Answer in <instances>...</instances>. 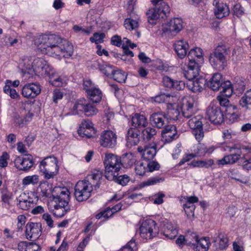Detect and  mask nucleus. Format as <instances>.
Masks as SVG:
<instances>
[{"instance_id": "f257e3e1", "label": "nucleus", "mask_w": 251, "mask_h": 251, "mask_svg": "<svg viewBox=\"0 0 251 251\" xmlns=\"http://www.w3.org/2000/svg\"><path fill=\"white\" fill-rule=\"evenodd\" d=\"M42 50L49 55L68 58L72 56L73 45L66 40L58 35H45L41 43Z\"/></svg>"}, {"instance_id": "f03ea898", "label": "nucleus", "mask_w": 251, "mask_h": 251, "mask_svg": "<svg viewBox=\"0 0 251 251\" xmlns=\"http://www.w3.org/2000/svg\"><path fill=\"white\" fill-rule=\"evenodd\" d=\"M52 197L56 203L54 206L55 210L54 214L58 217H62L70 209L68 205L69 192L67 188H55Z\"/></svg>"}, {"instance_id": "7ed1b4c3", "label": "nucleus", "mask_w": 251, "mask_h": 251, "mask_svg": "<svg viewBox=\"0 0 251 251\" xmlns=\"http://www.w3.org/2000/svg\"><path fill=\"white\" fill-rule=\"evenodd\" d=\"M229 48L224 45H219L210 53L209 61L215 69L221 71L225 69L227 64V56L230 54Z\"/></svg>"}, {"instance_id": "20e7f679", "label": "nucleus", "mask_w": 251, "mask_h": 251, "mask_svg": "<svg viewBox=\"0 0 251 251\" xmlns=\"http://www.w3.org/2000/svg\"><path fill=\"white\" fill-rule=\"evenodd\" d=\"M105 166V176L108 180L114 178V174L120 171L121 162L118 157L113 154H106L104 161Z\"/></svg>"}, {"instance_id": "39448f33", "label": "nucleus", "mask_w": 251, "mask_h": 251, "mask_svg": "<svg viewBox=\"0 0 251 251\" xmlns=\"http://www.w3.org/2000/svg\"><path fill=\"white\" fill-rule=\"evenodd\" d=\"M40 171L47 179L53 178L58 173L57 160L54 156L45 158L39 165Z\"/></svg>"}, {"instance_id": "423d86ee", "label": "nucleus", "mask_w": 251, "mask_h": 251, "mask_svg": "<svg viewBox=\"0 0 251 251\" xmlns=\"http://www.w3.org/2000/svg\"><path fill=\"white\" fill-rule=\"evenodd\" d=\"M93 185L88 180L78 181L75 187V196L78 201L87 200L91 196Z\"/></svg>"}, {"instance_id": "0eeeda50", "label": "nucleus", "mask_w": 251, "mask_h": 251, "mask_svg": "<svg viewBox=\"0 0 251 251\" xmlns=\"http://www.w3.org/2000/svg\"><path fill=\"white\" fill-rule=\"evenodd\" d=\"M139 232L142 238L151 239L158 234L159 229L154 221L148 219L142 223Z\"/></svg>"}, {"instance_id": "6e6552de", "label": "nucleus", "mask_w": 251, "mask_h": 251, "mask_svg": "<svg viewBox=\"0 0 251 251\" xmlns=\"http://www.w3.org/2000/svg\"><path fill=\"white\" fill-rule=\"evenodd\" d=\"M203 120L204 119L201 116H197L192 117L188 122L189 127L193 130V134L198 142H200L204 137L202 128Z\"/></svg>"}, {"instance_id": "1a4fd4ad", "label": "nucleus", "mask_w": 251, "mask_h": 251, "mask_svg": "<svg viewBox=\"0 0 251 251\" xmlns=\"http://www.w3.org/2000/svg\"><path fill=\"white\" fill-rule=\"evenodd\" d=\"M73 110L77 114H78L79 111L83 112L88 117L94 116L98 112L95 106L88 103L85 99L77 101L73 106Z\"/></svg>"}, {"instance_id": "9d476101", "label": "nucleus", "mask_w": 251, "mask_h": 251, "mask_svg": "<svg viewBox=\"0 0 251 251\" xmlns=\"http://www.w3.org/2000/svg\"><path fill=\"white\" fill-rule=\"evenodd\" d=\"M223 109L219 106L211 103L206 110V115L210 121L214 125H220L224 121Z\"/></svg>"}, {"instance_id": "9b49d317", "label": "nucleus", "mask_w": 251, "mask_h": 251, "mask_svg": "<svg viewBox=\"0 0 251 251\" xmlns=\"http://www.w3.org/2000/svg\"><path fill=\"white\" fill-rule=\"evenodd\" d=\"M197 102L194 98L188 97L183 100L182 114L186 118H190L197 111Z\"/></svg>"}, {"instance_id": "f8f14e48", "label": "nucleus", "mask_w": 251, "mask_h": 251, "mask_svg": "<svg viewBox=\"0 0 251 251\" xmlns=\"http://www.w3.org/2000/svg\"><path fill=\"white\" fill-rule=\"evenodd\" d=\"M184 27L183 22L181 18H175L168 22L163 28L164 33L169 32L172 34H176Z\"/></svg>"}, {"instance_id": "ddd939ff", "label": "nucleus", "mask_w": 251, "mask_h": 251, "mask_svg": "<svg viewBox=\"0 0 251 251\" xmlns=\"http://www.w3.org/2000/svg\"><path fill=\"white\" fill-rule=\"evenodd\" d=\"M41 235V224L40 223H30L26 225L25 235L30 241L36 240Z\"/></svg>"}, {"instance_id": "4468645a", "label": "nucleus", "mask_w": 251, "mask_h": 251, "mask_svg": "<svg viewBox=\"0 0 251 251\" xmlns=\"http://www.w3.org/2000/svg\"><path fill=\"white\" fill-rule=\"evenodd\" d=\"M100 143L103 147L112 148L117 144L116 135L111 130L104 131L100 135Z\"/></svg>"}, {"instance_id": "2eb2a0df", "label": "nucleus", "mask_w": 251, "mask_h": 251, "mask_svg": "<svg viewBox=\"0 0 251 251\" xmlns=\"http://www.w3.org/2000/svg\"><path fill=\"white\" fill-rule=\"evenodd\" d=\"M169 118L162 112H155L150 116V122L153 127L158 128L165 127L168 125Z\"/></svg>"}, {"instance_id": "dca6fc26", "label": "nucleus", "mask_w": 251, "mask_h": 251, "mask_svg": "<svg viewBox=\"0 0 251 251\" xmlns=\"http://www.w3.org/2000/svg\"><path fill=\"white\" fill-rule=\"evenodd\" d=\"M14 164L19 170L26 171L33 166V158L29 154L26 155L25 157L18 156L15 159Z\"/></svg>"}, {"instance_id": "f3484780", "label": "nucleus", "mask_w": 251, "mask_h": 251, "mask_svg": "<svg viewBox=\"0 0 251 251\" xmlns=\"http://www.w3.org/2000/svg\"><path fill=\"white\" fill-rule=\"evenodd\" d=\"M163 140L167 143L178 138L176 127L174 125L166 126L161 132Z\"/></svg>"}, {"instance_id": "a211bd4d", "label": "nucleus", "mask_w": 251, "mask_h": 251, "mask_svg": "<svg viewBox=\"0 0 251 251\" xmlns=\"http://www.w3.org/2000/svg\"><path fill=\"white\" fill-rule=\"evenodd\" d=\"M33 72L44 75L49 73V66L47 62L43 58H37L33 61Z\"/></svg>"}, {"instance_id": "6ab92c4d", "label": "nucleus", "mask_w": 251, "mask_h": 251, "mask_svg": "<svg viewBox=\"0 0 251 251\" xmlns=\"http://www.w3.org/2000/svg\"><path fill=\"white\" fill-rule=\"evenodd\" d=\"M228 239L227 236L223 233H219L214 237V246L217 251L225 250L228 246Z\"/></svg>"}, {"instance_id": "aec40b11", "label": "nucleus", "mask_w": 251, "mask_h": 251, "mask_svg": "<svg viewBox=\"0 0 251 251\" xmlns=\"http://www.w3.org/2000/svg\"><path fill=\"white\" fill-rule=\"evenodd\" d=\"M187 57L189 63H195L196 65L201 66L203 62L202 50L199 48L191 49L189 52Z\"/></svg>"}, {"instance_id": "412c9836", "label": "nucleus", "mask_w": 251, "mask_h": 251, "mask_svg": "<svg viewBox=\"0 0 251 251\" xmlns=\"http://www.w3.org/2000/svg\"><path fill=\"white\" fill-rule=\"evenodd\" d=\"M207 80L200 76L187 84V87L194 93L201 92L206 84Z\"/></svg>"}, {"instance_id": "4be33fe9", "label": "nucleus", "mask_w": 251, "mask_h": 251, "mask_svg": "<svg viewBox=\"0 0 251 251\" xmlns=\"http://www.w3.org/2000/svg\"><path fill=\"white\" fill-rule=\"evenodd\" d=\"M200 65H196L195 63H189L187 70H184V77L190 82L197 78L199 75Z\"/></svg>"}, {"instance_id": "5701e85b", "label": "nucleus", "mask_w": 251, "mask_h": 251, "mask_svg": "<svg viewBox=\"0 0 251 251\" xmlns=\"http://www.w3.org/2000/svg\"><path fill=\"white\" fill-rule=\"evenodd\" d=\"M213 4H215V15L218 19H222L229 13V9L226 4L221 2L218 0H214Z\"/></svg>"}, {"instance_id": "b1692460", "label": "nucleus", "mask_w": 251, "mask_h": 251, "mask_svg": "<svg viewBox=\"0 0 251 251\" xmlns=\"http://www.w3.org/2000/svg\"><path fill=\"white\" fill-rule=\"evenodd\" d=\"M176 52L180 58H183L187 54L189 47L188 43L183 40L176 41L174 44Z\"/></svg>"}, {"instance_id": "393cba45", "label": "nucleus", "mask_w": 251, "mask_h": 251, "mask_svg": "<svg viewBox=\"0 0 251 251\" xmlns=\"http://www.w3.org/2000/svg\"><path fill=\"white\" fill-rule=\"evenodd\" d=\"M126 145L132 147L137 145L139 142V132L136 129L129 128L126 135Z\"/></svg>"}, {"instance_id": "a878e982", "label": "nucleus", "mask_w": 251, "mask_h": 251, "mask_svg": "<svg viewBox=\"0 0 251 251\" xmlns=\"http://www.w3.org/2000/svg\"><path fill=\"white\" fill-rule=\"evenodd\" d=\"M222 75L220 73L214 74L209 81H207V86L213 91H218L222 86Z\"/></svg>"}, {"instance_id": "bb28decb", "label": "nucleus", "mask_w": 251, "mask_h": 251, "mask_svg": "<svg viewBox=\"0 0 251 251\" xmlns=\"http://www.w3.org/2000/svg\"><path fill=\"white\" fill-rule=\"evenodd\" d=\"M138 151L141 152L142 158L147 160L152 159L156 153V150L154 146H146L144 149L140 147L138 148Z\"/></svg>"}, {"instance_id": "cd10ccee", "label": "nucleus", "mask_w": 251, "mask_h": 251, "mask_svg": "<svg viewBox=\"0 0 251 251\" xmlns=\"http://www.w3.org/2000/svg\"><path fill=\"white\" fill-rule=\"evenodd\" d=\"M17 201L19 207L24 210H28L33 204V201L25 193L20 195Z\"/></svg>"}, {"instance_id": "c85d7f7f", "label": "nucleus", "mask_w": 251, "mask_h": 251, "mask_svg": "<svg viewBox=\"0 0 251 251\" xmlns=\"http://www.w3.org/2000/svg\"><path fill=\"white\" fill-rule=\"evenodd\" d=\"M210 244L208 237H203L193 242V246L195 251H207Z\"/></svg>"}, {"instance_id": "c756f323", "label": "nucleus", "mask_w": 251, "mask_h": 251, "mask_svg": "<svg viewBox=\"0 0 251 251\" xmlns=\"http://www.w3.org/2000/svg\"><path fill=\"white\" fill-rule=\"evenodd\" d=\"M96 64L97 68L102 74L107 76L111 77L115 70L112 65L102 61H97Z\"/></svg>"}, {"instance_id": "7c9ffc66", "label": "nucleus", "mask_w": 251, "mask_h": 251, "mask_svg": "<svg viewBox=\"0 0 251 251\" xmlns=\"http://www.w3.org/2000/svg\"><path fill=\"white\" fill-rule=\"evenodd\" d=\"M132 126L136 128L145 127L148 125L146 118L143 115L136 113L131 119Z\"/></svg>"}, {"instance_id": "2f4dec72", "label": "nucleus", "mask_w": 251, "mask_h": 251, "mask_svg": "<svg viewBox=\"0 0 251 251\" xmlns=\"http://www.w3.org/2000/svg\"><path fill=\"white\" fill-rule=\"evenodd\" d=\"M33 115V114L30 113H28L25 116H20L18 114L15 113L13 116L14 123L16 126H23L31 120Z\"/></svg>"}, {"instance_id": "473e14b6", "label": "nucleus", "mask_w": 251, "mask_h": 251, "mask_svg": "<svg viewBox=\"0 0 251 251\" xmlns=\"http://www.w3.org/2000/svg\"><path fill=\"white\" fill-rule=\"evenodd\" d=\"M120 160L121 162V166L123 165L126 168L131 167L136 161L134 155L130 152L123 154Z\"/></svg>"}, {"instance_id": "72a5a7b5", "label": "nucleus", "mask_w": 251, "mask_h": 251, "mask_svg": "<svg viewBox=\"0 0 251 251\" xmlns=\"http://www.w3.org/2000/svg\"><path fill=\"white\" fill-rule=\"evenodd\" d=\"M163 233L166 237L171 239H174L178 233L176 226H174L171 223L164 225Z\"/></svg>"}, {"instance_id": "f704fd0d", "label": "nucleus", "mask_w": 251, "mask_h": 251, "mask_svg": "<svg viewBox=\"0 0 251 251\" xmlns=\"http://www.w3.org/2000/svg\"><path fill=\"white\" fill-rule=\"evenodd\" d=\"M88 99L94 103L100 102L102 99V94L100 89L95 87L87 93Z\"/></svg>"}, {"instance_id": "c9c22d12", "label": "nucleus", "mask_w": 251, "mask_h": 251, "mask_svg": "<svg viewBox=\"0 0 251 251\" xmlns=\"http://www.w3.org/2000/svg\"><path fill=\"white\" fill-rule=\"evenodd\" d=\"M157 131L154 127L148 126L145 128L142 131V137L144 141L147 142L154 138Z\"/></svg>"}, {"instance_id": "e433bc0d", "label": "nucleus", "mask_w": 251, "mask_h": 251, "mask_svg": "<svg viewBox=\"0 0 251 251\" xmlns=\"http://www.w3.org/2000/svg\"><path fill=\"white\" fill-rule=\"evenodd\" d=\"M147 16L149 22L152 25L155 24L154 21L160 17L163 18V16L161 15V13L159 12L157 9L154 8L149 9L147 12Z\"/></svg>"}, {"instance_id": "4c0bfd02", "label": "nucleus", "mask_w": 251, "mask_h": 251, "mask_svg": "<svg viewBox=\"0 0 251 251\" xmlns=\"http://www.w3.org/2000/svg\"><path fill=\"white\" fill-rule=\"evenodd\" d=\"M6 82V84L3 87V92H4V93L9 96L11 99H19L20 95L17 92L16 90L13 87H12V86L8 84V83H10L11 84V82L9 80H7Z\"/></svg>"}, {"instance_id": "58836bf2", "label": "nucleus", "mask_w": 251, "mask_h": 251, "mask_svg": "<svg viewBox=\"0 0 251 251\" xmlns=\"http://www.w3.org/2000/svg\"><path fill=\"white\" fill-rule=\"evenodd\" d=\"M214 164L213 160L210 159L207 160L193 161L189 165L193 167L209 168Z\"/></svg>"}, {"instance_id": "ea45409f", "label": "nucleus", "mask_w": 251, "mask_h": 251, "mask_svg": "<svg viewBox=\"0 0 251 251\" xmlns=\"http://www.w3.org/2000/svg\"><path fill=\"white\" fill-rule=\"evenodd\" d=\"M111 77L119 83H125L127 78V74L121 70H114Z\"/></svg>"}, {"instance_id": "a19ab883", "label": "nucleus", "mask_w": 251, "mask_h": 251, "mask_svg": "<svg viewBox=\"0 0 251 251\" xmlns=\"http://www.w3.org/2000/svg\"><path fill=\"white\" fill-rule=\"evenodd\" d=\"M233 88V87H232L230 81H224L223 80L222 86H221L219 90L224 94L226 97H229L232 93Z\"/></svg>"}, {"instance_id": "79ce46f5", "label": "nucleus", "mask_w": 251, "mask_h": 251, "mask_svg": "<svg viewBox=\"0 0 251 251\" xmlns=\"http://www.w3.org/2000/svg\"><path fill=\"white\" fill-rule=\"evenodd\" d=\"M118 175V172L116 174H114V178L110 180H113L115 182L122 186H126L129 181V177L126 175H123L121 176Z\"/></svg>"}, {"instance_id": "37998d69", "label": "nucleus", "mask_w": 251, "mask_h": 251, "mask_svg": "<svg viewBox=\"0 0 251 251\" xmlns=\"http://www.w3.org/2000/svg\"><path fill=\"white\" fill-rule=\"evenodd\" d=\"M23 68L22 69L24 74H31L33 72V62H32L28 58L24 60Z\"/></svg>"}, {"instance_id": "c03bdc74", "label": "nucleus", "mask_w": 251, "mask_h": 251, "mask_svg": "<svg viewBox=\"0 0 251 251\" xmlns=\"http://www.w3.org/2000/svg\"><path fill=\"white\" fill-rule=\"evenodd\" d=\"M239 104L243 107H248L251 105V89L247 91L239 101Z\"/></svg>"}, {"instance_id": "a18cd8bd", "label": "nucleus", "mask_w": 251, "mask_h": 251, "mask_svg": "<svg viewBox=\"0 0 251 251\" xmlns=\"http://www.w3.org/2000/svg\"><path fill=\"white\" fill-rule=\"evenodd\" d=\"M49 82L52 86L61 87L63 86V84L65 83V81L64 79L60 76H54L51 75L50 76Z\"/></svg>"}, {"instance_id": "49530a36", "label": "nucleus", "mask_w": 251, "mask_h": 251, "mask_svg": "<svg viewBox=\"0 0 251 251\" xmlns=\"http://www.w3.org/2000/svg\"><path fill=\"white\" fill-rule=\"evenodd\" d=\"M164 180V178L162 177L155 176L150 178L146 181L142 182L143 186L155 185Z\"/></svg>"}, {"instance_id": "de8ad7c7", "label": "nucleus", "mask_w": 251, "mask_h": 251, "mask_svg": "<svg viewBox=\"0 0 251 251\" xmlns=\"http://www.w3.org/2000/svg\"><path fill=\"white\" fill-rule=\"evenodd\" d=\"M135 171L137 175L143 176L147 171H148L147 163L140 162L137 164L135 168Z\"/></svg>"}, {"instance_id": "09e8293b", "label": "nucleus", "mask_w": 251, "mask_h": 251, "mask_svg": "<svg viewBox=\"0 0 251 251\" xmlns=\"http://www.w3.org/2000/svg\"><path fill=\"white\" fill-rule=\"evenodd\" d=\"M124 25L126 29L132 30L138 27V23L136 20L127 18L125 21Z\"/></svg>"}, {"instance_id": "8fccbe9b", "label": "nucleus", "mask_w": 251, "mask_h": 251, "mask_svg": "<svg viewBox=\"0 0 251 251\" xmlns=\"http://www.w3.org/2000/svg\"><path fill=\"white\" fill-rule=\"evenodd\" d=\"M29 88H30V92L32 98H34L39 95L41 92V86L37 83H27Z\"/></svg>"}, {"instance_id": "3c124183", "label": "nucleus", "mask_w": 251, "mask_h": 251, "mask_svg": "<svg viewBox=\"0 0 251 251\" xmlns=\"http://www.w3.org/2000/svg\"><path fill=\"white\" fill-rule=\"evenodd\" d=\"M38 176L37 175L27 176L23 178L22 184L24 185H28L30 184H36L38 183Z\"/></svg>"}, {"instance_id": "603ef678", "label": "nucleus", "mask_w": 251, "mask_h": 251, "mask_svg": "<svg viewBox=\"0 0 251 251\" xmlns=\"http://www.w3.org/2000/svg\"><path fill=\"white\" fill-rule=\"evenodd\" d=\"M105 35L103 33L96 32L93 34V36L90 38V40L92 43H95L96 44L102 43L103 42V39Z\"/></svg>"}, {"instance_id": "864d4df0", "label": "nucleus", "mask_w": 251, "mask_h": 251, "mask_svg": "<svg viewBox=\"0 0 251 251\" xmlns=\"http://www.w3.org/2000/svg\"><path fill=\"white\" fill-rule=\"evenodd\" d=\"M137 249L135 240L132 239L126 246L123 247L121 251H136Z\"/></svg>"}, {"instance_id": "5fc2aeb1", "label": "nucleus", "mask_w": 251, "mask_h": 251, "mask_svg": "<svg viewBox=\"0 0 251 251\" xmlns=\"http://www.w3.org/2000/svg\"><path fill=\"white\" fill-rule=\"evenodd\" d=\"M161 15L167 16V14H169L170 12V8L169 5L165 2L161 3V6L157 9Z\"/></svg>"}, {"instance_id": "6e6d98bb", "label": "nucleus", "mask_w": 251, "mask_h": 251, "mask_svg": "<svg viewBox=\"0 0 251 251\" xmlns=\"http://www.w3.org/2000/svg\"><path fill=\"white\" fill-rule=\"evenodd\" d=\"M80 129H88L89 130L94 131L96 130L94 127V125L92 122L89 120H85L82 122L80 125Z\"/></svg>"}, {"instance_id": "4d7b16f0", "label": "nucleus", "mask_w": 251, "mask_h": 251, "mask_svg": "<svg viewBox=\"0 0 251 251\" xmlns=\"http://www.w3.org/2000/svg\"><path fill=\"white\" fill-rule=\"evenodd\" d=\"M78 134L82 137H86L88 138H90L93 137L96 133V130L91 131L88 129H80L77 130Z\"/></svg>"}, {"instance_id": "13d9d810", "label": "nucleus", "mask_w": 251, "mask_h": 251, "mask_svg": "<svg viewBox=\"0 0 251 251\" xmlns=\"http://www.w3.org/2000/svg\"><path fill=\"white\" fill-rule=\"evenodd\" d=\"M241 152L239 153H233L229 155H227V159L228 164H233L235 163L239 160L241 158Z\"/></svg>"}, {"instance_id": "bf43d9fd", "label": "nucleus", "mask_w": 251, "mask_h": 251, "mask_svg": "<svg viewBox=\"0 0 251 251\" xmlns=\"http://www.w3.org/2000/svg\"><path fill=\"white\" fill-rule=\"evenodd\" d=\"M199 240V237L195 233H188L186 235V243L189 245H192L193 246V242L195 240Z\"/></svg>"}, {"instance_id": "052dcab7", "label": "nucleus", "mask_w": 251, "mask_h": 251, "mask_svg": "<svg viewBox=\"0 0 251 251\" xmlns=\"http://www.w3.org/2000/svg\"><path fill=\"white\" fill-rule=\"evenodd\" d=\"M63 97V92L59 89H55L52 93V100L53 102L56 103L59 100L62 99Z\"/></svg>"}, {"instance_id": "680f3d73", "label": "nucleus", "mask_w": 251, "mask_h": 251, "mask_svg": "<svg viewBox=\"0 0 251 251\" xmlns=\"http://www.w3.org/2000/svg\"><path fill=\"white\" fill-rule=\"evenodd\" d=\"M148 171L151 172L154 170H158L160 167V165L156 161L147 162Z\"/></svg>"}, {"instance_id": "e2e57ef3", "label": "nucleus", "mask_w": 251, "mask_h": 251, "mask_svg": "<svg viewBox=\"0 0 251 251\" xmlns=\"http://www.w3.org/2000/svg\"><path fill=\"white\" fill-rule=\"evenodd\" d=\"M174 80L170 77L165 76L163 78L162 83L166 87L171 88H173V85H174Z\"/></svg>"}, {"instance_id": "0e129e2a", "label": "nucleus", "mask_w": 251, "mask_h": 251, "mask_svg": "<svg viewBox=\"0 0 251 251\" xmlns=\"http://www.w3.org/2000/svg\"><path fill=\"white\" fill-rule=\"evenodd\" d=\"M217 99L219 102L220 105L224 109L230 105L229 100L226 97H224L222 96H218Z\"/></svg>"}, {"instance_id": "69168bd1", "label": "nucleus", "mask_w": 251, "mask_h": 251, "mask_svg": "<svg viewBox=\"0 0 251 251\" xmlns=\"http://www.w3.org/2000/svg\"><path fill=\"white\" fill-rule=\"evenodd\" d=\"M9 159V155L6 152H3L0 156V166L5 167L8 163L7 160Z\"/></svg>"}, {"instance_id": "338daca9", "label": "nucleus", "mask_w": 251, "mask_h": 251, "mask_svg": "<svg viewBox=\"0 0 251 251\" xmlns=\"http://www.w3.org/2000/svg\"><path fill=\"white\" fill-rule=\"evenodd\" d=\"M179 115V112L177 109H172L168 112V114L167 116L169 118V119L176 120L177 119Z\"/></svg>"}, {"instance_id": "774afa93", "label": "nucleus", "mask_w": 251, "mask_h": 251, "mask_svg": "<svg viewBox=\"0 0 251 251\" xmlns=\"http://www.w3.org/2000/svg\"><path fill=\"white\" fill-rule=\"evenodd\" d=\"M174 83V85H173L172 88H174L178 91L183 90L185 87V84L184 82L182 80H175Z\"/></svg>"}]
</instances>
